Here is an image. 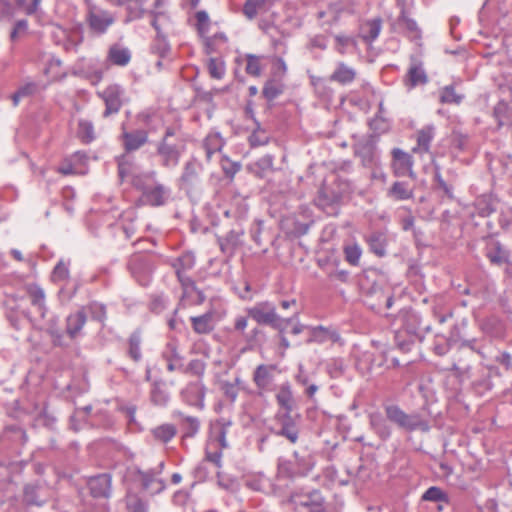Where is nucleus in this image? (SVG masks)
<instances>
[{
    "instance_id": "nucleus-28",
    "label": "nucleus",
    "mask_w": 512,
    "mask_h": 512,
    "mask_svg": "<svg viewBox=\"0 0 512 512\" xmlns=\"http://www.w3.org/2000/svg\"><path fill=\"white\" fill-rule=\"evenodd\" d=\"M192 330L198 335H208L214 331L216 327L215 311L213 309L207 312L190 317Z\"/></svg>"
},
{
    "instance_id": "nucleus-43",
    "label": "nucleus",
    "mask_w": 512,
    "mask_h": 512,
    "mask_svg": "<svg viewBox=\"0 0 512 512\" xmlns=\"http://www.w3.org/2000/svg\"><path fill=\"white\" fill-rule=\"evenodd\" d=\"M156 175L155 171L135 172L131 175L130 183L133 188L143 194L156 182Z\"/></svg>"
},
{
    "instance_id": "nucleus-20",
    "label": "nucleus",
    "mask_w": 512,
    "mask_h": 512,
    "mask_svg": "<svg viewBox=\"0 0 512 512\" xmlns=\"http://www.w3.org/2000/svg\"><path fill=\"white\" fill-rule=\"evenodd\" d=\"M277 370L276 364H259L253 372V382L258 389V394L270 392L273 390L274 372Z\"/></svg>"
},
{
    "instance_id": "nucleus-16",
    "label": "nucleus",
    "mask_w": 512,
    "mask_h": 512,
    "mask_svg": "<svg viewBox=\"0 0 512 512\" xmlns=\"http://www.w3.org/2000/svg\"><path fill=\"white\" fill-rule=\"evenodd\" d=\"M124 356L132 361L135 365H139L144 359L143 351V330L141 328L134 329L124 342Z\"/></svg>"
},
{
    "instance_id": "nucleus-62",
    "label": "nucleus",
    "mask_w": 512,
    "mask_h": 512,
    "mask_svg": "<svg viewBox=\"0 0 512 512\" xmlns=\"http://www.w3.org/2000/svg\"><path fill=\"white\" fill-rule=\"evenodd\" d=\"M126 509L128 512H148L149 505L146 500L133 493L126 496Z\"/></svg>"
},
{
    "instance_id": "nucleus-58",
    "label": "nucleus",
    "mask_w": 512,
    "mask_h": 512,
    "mask_svg": "<svg viewBox=\"0 0 512 512\" xmlns=\"http://www.w3.org/2000/svg\"><path fill=\"white\" fill-rule=\"evenodd\" d=\"M382 28V20L377 17L374 19L367 20L362 28L363 30V40L367 43H372L375 41Z\"/></svg>"
},
{
    "instance_id": "nucleus-32",
    "label": "nucleus",
    "mask_w": 512,
    "mask_h": 512,
    "mask_svg": "<svg viewBox=\"0 0 512 512\" xmlns=\"http://www.w3.org/2000/svg\"><path fill=\"white\" fill-rule=\"evenodd\" d=\"M202 170L201 163L196 158L189 159L183 167L179 178L181 187L192 188L199 180V173Z\"/></svg>"
},
{
    "instance_id": "nucleus-40",
    "label": "nucleus",
    "mask_w": 512,
    "mask_h": 512,
    "mask_svg": "<svg viewBox=\"0 0 512 512\" xmlns=\"http://www.w3.org/2000/svg\"><path fill=\"white\" fill-rule=\"evenodd\" d=\"M435 136L434 125H426L416 132L417 145L412 149L414 153H428Z\"/></svg>"
},
{
    "instance_id": "nucleus-57",
    "label": "nucleus",
    "mask_w": 512,
    "mask_h": 512,
    "mask_svg": "<svg viewBox=\"0 0 512 512\" xmlns=\"http://www.w3.org/2000/svg\"><path fill=\"white\" fill-rule=\"evenodd\" d=\"M309 80L318 97L322 99H331L333 90L328 85L327 79L315 75H309Z\"/></svg>"
},
{
    "instance_id": "nucleus-54",
    "label": "nucleus",
    "mask_w": 512,
    "mask_h": 512,
    "mask_svg": "<svg viewBox=\"0 0 512 512\" xmlns=\"http://www.w3.org/2000/svg\"><path fill=\"white\" fill-rule=\"evenodd\" d=\"M465 98L464 94L457 93L455 85H446L439 89V102L441 104L460 105Z\"/></svg>"
},
{
    "instance_id": "nucleus-48",
    "label": "nucleus",
    "mask_w": 512,
    "mask_h": 512,
    "mask_svg": "<svg viewBox=\"0 0 512 512\" xmlns=\"http://www.w3.org/2000/svg\"><path fill=\"white\" fill-rule=\"evenodd\" d=\"M273 4V0H245L242 12L249 20L254 19L258 13L266 11Z\"/></svg>"
},
{
    "instance_id": "nucleus-30",
    "label": "nucleus",
    "mask_w": 512,
    "mask_h": 512,
    "mask_svg": "<svg viewBox=\"0 0 512 512\" xmlns=\"http://www.w3.org/2000/svg\"><path fill=\"white\" fill-rule=\"evenodd\" d=\"M149 398L151 403L157 407L164 408L169 404L171 394L165 380L156 379L152 382Z\"/></svg>"
},
{
    "instance_id": "nucleus-31",
    "label": "nucleus",
    "mask_w": 512,
    "mask_h": 512,
    "mask_svg": "<svg viewBox=\"0 0 512 512\" xmlns=\"http://www.w3.org/2000/svg\"><path fill=\"white\" fill-rule=\"evenodd\" d=\"M244 234L243 229H232L225 236H217L222 253L228 256L234 255L235 251L241 246V237Z\"/></svg>"
},
{
    "instance_id": "nucleus-38",
    "label": "nucleus",
    "mask_w": 512,
    "mask_h": 512,
    "mask_svg": "<svg viewBox=\"0 0 512 512\" xmlns=\"http://www.w3.org/2000/svg\"><path fill=\"white\" fill-rule=\"evenodd\" d=\"M388 421L387 417H384L379 412H373L369 415V425L371 429L383 441L388 440L392 435V429L388 424Z\"/></svg>"
},
{
    "instance_id": "nucleus-5",
    "label": "nucleus",
    "mask_w": 512,
    "mask_h": 512,
    "mask_svg": "<svg viewBox=\"0 0 512 512\" xmlns=\"http://www.w3.org/2000/svg\"><path fill=\"white\" fill-rule=\"evenodd\" d=\"M247 316L259 326H269L282 334L288 324L298 315L296 310L293 317L283 318L277 313L276 306L270 301H260L253 306L246 307Z\"/></svg>"
},
{
    "instance_id": "nucleus-12",
    "label": "nucleus",
    "mask_w": 512,
    "mask_h": 512,
    "mask_svg": "<svg viewBox=\"0 0 512 512\" xmlns=\"http://www.w3.org/2000/svg\"><path fill=\"white\" fill-rule=\"evenodd\" d=\"M378 137L374 134L359 138L353 145V152L361 159L364 167H373L379 161L377 149Z\"/></svg>"
},
{
    "instance_id": "nucleus-64",
    "label": "nucleus",
    "mask_w": 512,
    "mask_h": 512,
    "mask_svg": "<svg viewBox=\"0 0 512 512\" xmlns=\"http://www.w3.org/2000/svg\"><path fill=\"white\" fill-rule=\"evenodd\" d=\"M86 314L89 313L91 318L100 323H104L107 318L106 306L100 302L92 301L87 306L83 307Z\"/></svg>"
},
{
    "instance_id": "nucleus-55",
    "label": "nucleus",
    "mask_w": 512,
    "mask_h": 512,
    "mask_svg": "<svg viewBox=\"0 0 512 512\" xmlns=\"http://www.w3.org/2000/svg\"><path fill=\"white\" fill-rule=\"evenodd\" d=\"M284 90L285 85L281 80L271 78L264 83L262 95L267 101L271 102L283 94Z\"/></svg>"
},
{
    "instance_id": "nucleus-47",
    "label": "nucleus",
    "mask_w": 512,
    "mask_h": 512,
    "mask_svg": "<svg viewBox=\"0 0 512 512\" xmlns=\"http://www.w3.org/2000/svg\"><path fill=\"white\" fill-rule=\"evenodd\" d=\"M225 145V140L219 132H210L203 140V148L207 160H211L214 153L220 152Z\"/></svg>"
},
{
    "instance_id": "nucleus-22",
    "label": "nucleus",
    "mask_w": 512,
    "mask_h": 512,
    "mask_svg": "<svg viewBox=\"0 0 512 512\" xmlns=\"http://www.w3.org/2000/svg\"><path fill=\"white\" fill-rule=\"evenodd\" d=\"M391 155L394 174L398 177H413V157L400 148H393Z\"/></svg>"
},
{
    "instance_id": "nucleus-49",
    "label": "nucleus",
    "mask_w": 512,
    "mask_h": 512,
    "mask_svg": "<svg viewBox=\"0 0 512 512\" xmlns=\"http://www.w3.org/2000/svg\"><path fill=\"white\" fill-rule=\"evenodd\" d=\"M167 0H154L152 8L147 9V15L151 17L150 24L153 28H158L160 20H170L168 12L165 10Z\"/></svg>"
},
{
    "instance_id": "nucleus-15",
    "label": "nucleus",
    "mask_w": 512,
    "mask_h": 512,
    "mask_svg": "<svg viewBox=\"0 0 512 512\" xmlns=\"http://www.w3.org/2000/svg\"><path fill=\"white\" fill-rule=\"evenodd\" d=\"M484 255L491 265L502 266L510 263V251L492 236L484 238Z\"/></svg>"
},
{
    "instance_id": "nucleus-46",
    "label": "nucleus",
    "mask_w": 512,
    "mask_h": 512,
    "mask_svg": "<svg viewBox=\"0 0 512 512\" xmlns=\"http://www.w3.org/2000/svg\"><path fill=\"white\" fill-rule=\"evenodd\" d=\"M387 196L395 201H404L413 198V189L408 182L396 181L387 191Z\"/></svg>"
},
{
    "instance_id": "nucleus-2",
    "label": "nucleus",
    "mask_w": 512,
    "mask_h": 512,
    "mask_svg": "<svg viewBox=\"0 0 512 512\" xmlns=\"http://www.w3.org/2000/svg\"><path fill=\"white\" fill-rule=\"evenodd\" d=\"M186 151V137L180 123L167 125L155 143V155L165 169L176 168Z\"/></svg>"
},
{
    "instance_id": "nucleus-8",
    "label": "nucleus",
    "mask_w": 512,
    "mask_h": 512,
    "mask_svg": "<svg viewBox=\"0 0 512 512\" xmlns=\"http://www.w3.org/2000/svg\"><path fill=\"white\" fill-rule=\"evenodd\" d=\"M313 224V212L306 205L299 206L297 211L284 217L281 221V227L284 232L294 238L306 235Z\"/></svg>"
},
{
    "instance_id": "nucleus-37",
    "label": "nucleus",
    "mask_w": 512,
    "mask_h": 512,
    "mask_svg": "<svg viewBox=\"0 0 512 512\" xmlns=\"http://www.w3.org/2000/svg\"><path fill=\"white\" fill-rule=\"evenodd\" d=\"M356 70L347 65L345 62H338L329 80L339 83L340 85H349L356 79Z\"/></svg>"
},
{
    "instance_id": "nucleus-11",
    "label": "nucleus",
    "mask_w": 512,
    "mask_h": 512,
    "mask_svg": "<svg viewBox=\"0 0 512 512\" xmlns=\"http://www.w3.org/2000/svg\"><path fill=\"white\" fill-rule=\"evenodd\" d=\"M128 473L132 481L137 483L140 489L150 496L158 495L166 489V482L162 478L157 477L154 471L134 467Z\"/></svg>"
},
{
    "instance_id": "nucleus-4",
    "label": "nucleus",
    "mask_w": 512,
    "mask_h": 512,
    "mask_svg": "<svg viewBox=\"0 0 512 512\" xmlns=\"http://www.w3.org/2000/svg\"><path fill=\"white\" fill-rule=\"evenodd\" d=\"M316 465L315 456L308 451L294 450L291 458L277 459V477L294 480L308 476Z\"/></svg>"
},
{
    "instance_id": "nucleus-25",
    "label": "nucleus",
    "mask_w": 512,
    "mask_h": 512,
    "mask_svg": "<svg viewBox=\"0 0 512 512\" xmlns=\"http://www.w3.org/2000/svg\"><path fill=\"white\" fill-rule=\"evenodd\" d=\"M231 425V420L226 418H220L211 424L208 444L220 449L228 448L226 436Z\"/></svg>"
},
{
    "instance_id": "nucleus-41",
    "label": "nucleus",
    "mask_w": 512,
    "mask_h": 512,
    "mask_svg": "<svg viewBox=\"0 0 512 512\" xmlns=\"http://www.w3.org/2000/svg\"><path fill=\"white\" fill-rule=\"evenodd\" d=\"M41 485L39 482L27 483L23 487V502L26 506L42 507L46 500L40 497Z\"/></svg>"
},
{
    "instance_id": "nucleus-59",
    "label": "nucleus",
    "mask_w": 512,
    "mask_h": 512,
    "mask_svg": "<svg viewBox=\"0 0 512 512\" xmlns=\"http://www.w3.org/2000/svg\"><path fill=\"white\" fill-rule=\"evenodd\" d=\"M77 137L84 144L93 142L96 138L93 123L89 120L80 119L78 122Z\"/></svg>"
},
{
    "instance_id": "nucleus-27",
    "label": "nucleus",
    "mask_w": 512,
    "mask_h": 512,
    "mask_svg": "<svg viewBox=\"0 0 512 512\" xmlns=\"http://www.w3.org/2000/svg\"><path fill=\"white\" fill-rule=\"evenodd\" d=\"M340 200V195L334 191L321 189L319 190L316 204L327 215L336 216L339 213Z\"/></svg>"
},
{
    "instance_id": "nucleus-34",
    "label": "nucleus",
    "mask_w": 512,
    "mask_h": 512,
    "mask_svg": "<svg viewBox=\"0 0 512 512\" xmlns=\"http://www.w3.org/2000/svg\"><path fill=\"white\" fill-rule=\"evenodd\" d=\"M87 321V314L84 308L71 313L66 318L65 332L70 339H75L80 335L82 328Z\"/></svg>"
},
{
    "instance_id": "nucleus-50",
    "label": "nucleus",
    "mask_w": 512,
    "mask_h": 512,
    "mask_svg": "<svg viewBox=\"0 0 512 512\" xmlns=\"http://www.w3.org/2000/svg\"><path fill=\"white\" fill-rule=\"evenodd\" d=\"M151 435L154 440L166 444L177 434V428L174 424L164 423L151 429Z\"/></svg>"
},
{
    "instance_id": "nucleus-7",
    "label": "nucleus",
    "mask_w": 512,
    "mask_h": 512,
    "mask_svg": "<svg viewBox=\"0 0 512 512\" xmlns=\"http://www.w3.org/2000/svg\"><path fill=\"white\" fill-rule=\"evenodd\" d=\"M271 434L282 437L290 444L298 443L301 435V416L299 414L276 413L272 424L268 426Z\"/></svg>"
},
{
    "instance_id": "nucleus-42",
    "label": "nucleus",
    "mask_w": 512,
    "mask_h": 512,
    "mask_svg": "<svg viewBox=\"0 0 512 512\" xmlns=\"http://www.w3.org/2000/svg\"><path fill=\"white\" fill-rule=\"evenodd\" d=\"M154 30L156 31V35L151 42L150 51L159 58H165L171 51L170 43L160 25H158V28H154Z\"/></svg>"
},
{
    "instance_id": "nucleus-23",
    "label": "nucleus",
    "mask_w": 512,
    "mask_h": 512,
    "mask_svg": "<svg viewBox=\"0 0 512 512\" xmlns=\"http://www.w3.org/2000/svg\"><path fill=\"white\" fill-rule=\"evenodd\" d=\"M395 26L400 33L410 40L417 41L422 38V31L416 20L409 16L408 9H400V14L396 19Z\"/></svg>"
},
{
    "instance_id": "nucleus-21",
    "label": "nucleus",
    "mask_w": 512,
    "mask_h": 512,
    "mask_svg": "<svg viewBox=\"0 0 512 512\" xmlns=\"http://www.w3.org/2000/svg\"><path fill=\"white\" fill-rule=\"evenodd\" d=\"M182 400L193 407H196L199 410H203L205 408V395H206V387L201 380H197L194 382H189L185 388L181 391Z\"/></svg>"
},
{
    "instance_id": "nucleus-1",
    "label": "nucleus",
    "mask_w": 512,
    "mask_h": 512,
    "mask_svg": "<svg viewBox=\"0 0 512 512\" xmlns=\"http://www.w3.org/2000/svg\"><path fill=\"white\" fill-rule=\"evenodd\" d=\"M392 326L395 344L403 352L410 351L416 342H422L431 331V326L424 325L421 315L411 307L399 310L393 318Z\"/></svg>"
},
{
    "instance_id": "nucleus-14",
    "label": "nucleus",
    "mask_w": 512,
    "mask_h": 512,
    "mask_svg": "<svg viewBox=\"0 0 512 512\" xmlns=\"http://www.w3.org/2000/svg\"><path fill=\"white\" fill-rule=\"evenodd\" d=\"M114 21L115 19L110 12L96 7L89 8L86 14L88 27L95 35L106 33Z\"/></svg>"
},
{
    "instance_id": "nucleus-9",
    "label": "nucleus",
    "mask_w": 512,
    "mask_h": 512,
    "mask_svg": "<svg viewBox=\"0 0 512 512\" xmlns=\"http://www.w3.org/2000/svg\"><path fill=\"white\" fill-rule=\"evenodd\" d=\"M357 11L354 0H340L329 4L324 10L317 12L319 26L328 31L333 25L338 24L343 17L352 16Z\"/></svg>"
},
{
    "instance_id": "nucleus-56",
    "label": "nucleus",
    "mask_w": 512,
    "mask_h": 512,
    "mask_svg": "<svg viewBox=\"0 0 512 512\" xmlns=\"http://www.w3.org/2000/svg\"><path fill=\"white\" fill-rule=\"evenodd\" d=\"M467 328L468 319L462 318L461 320L457 321L451 328L449 336L447 337L449 342L453 345H457L464 341L469 336Z\"/></svg>"
},
{
    "instance_id": "nucleus-6",
    "label": "nucleus",
    "mask_w": 512,
    "mask_h": 512,
    "mask_svg": "<svg viewBox=\"0 0 512 512\" xmlns=\"http://www.w3.org/2000/svg\"><path fill=\"white\" fill-rule=\"evenodd\" d=\"M454 375L460 380V382L469 381L471 390L477 396H483L493 387L490 371L483 367H471L467 366L462 368L457 364H453L451 367Z\"/></svg>"
},
{
    "instance_id": "nucleus-53",
    "label": "nucleus",
    "mask_w": 512,
    "mask_h": 512,
    "mask_svg": "<svg viewBox=\"0 0 512 512\" xmlns=\"http://www.w3.org/2000/svg\"><path fill=\"white\" fill-rule=\"evenodd\" d=\"M195 263L196 258L194 253L185 251L172 261L171 266L174 268L175 273H178V271L186 273L194 268Z\"/></svg>"
},
{
    "instance_id": "nucleus-44",
    "label": "nucleus",
    "mask_w": 512,
    "mask_h": 512,
    "mask_svg": "<svg viewBox=\"0 0 512 512\" xmlns=\"http://www.w3.org/2000/svg\"><path fill=\"white\" fill-rule=\"evenodd\" d=\"M276 401L283 411H278L277 413H288L292 414L294 409V398L291 390V385L289 382L283 383L278 393L276 394Z\"/></svg>"
},
{
    "instance_id": "nucleus-52",
    "label": "nucleus",
    "mask_w": 512,
    "mask_h": 512,
    "mask_svg": "<svg viewBox=\"0 0 512 512\" xmlns=\"http://www.w3.org/2000/svg\"><path fill=\"white\" fill-rule=\"evenodd\" d=\"M498 128L512 123V108L505 100H500L493 109Z\"/></svg>"
},
{
    "instance_id": "nucleus-33",
    "label": "nucleus",
    "mask_w": 512,
    "mask_h": 512,
    "mask_svg": "<svg viewBox=\"0 0 512 512\" xmlns=\"http://www.w3.org/2000/svg\"><path fill=\"white\" fill-rule=\"evenodd\" d=\"M311 336L307 343L316 342L322 344L326 341L337 343L341 341L339 332L332 327H324L322 325L310 327Z\"/></svg>"
},
{
    "instance_id": "nucleus-35",
    "label": "nucleus",
    "mask_w": 512,
    "mask_h": 512,
    "mask_svg": "<svg viewBox=\"0 0 512 512\" xmlns=\"http://www.w3.org/2000/svg\"><path fill=\"white\" fill-rule=\"evenodd\" d=\"M173 416L180 419L182 438H194L198 434L201 426L199 418L185 415L181 411H175Z\"/></svg>"
},
{
    "instance_id": "nucleus-13",
    "label": "nucleus",
    "mask_w": 512,
    "mask_h": 512,
    "mask_svg": "<svg viewBox=\"0 0 512 512\" xmlns=\"http://www.w3.org/2000/svg\"><path fill=\"white\" fill-rule=\"evenodd\" d=\"M124 92V88L119 84H111L104 90L97 92L98 97H100L105 104V109L102 113L103 118H108L120 111L123 105L122 97L124 96Z\"/></svg>"
},
{
    "instance_id": "nucleus-61",
    "label": "nucleus",
    "mask_w": 512,
    "mask_h": 512,
    "mask_svg": "<svg viewBox=\"0 0 512 512\" xmlns=\"http://www.w3.org/2000/svg\"><path fill=\"white\" fill-rule=\"evenodd\" d=\"M28 294L31 299V304L36 307L41 315V317L45 316L46 306H45V293L42 288L37 285L31 286L28 289Z\"/></svg>"
},
{
    "instance_id": "nucleus-3",
    "label": "nucleus",
    "mask_w": 512,
    "mask_h": 512,
    "mask_svg": "<svg viewBox=\"0 0 512 512\" xmlns=\"http://www.w3.org/2000/svg\"><path fill=\"white\" fill-rule=\"evenodd\" d=\"M383 409L387 419L401 430L409 433H428L431 429L430 419L424 413L425 409L406 413L398 404L393 403L384 404Z\"/></svg>"
},
{
    "instance_id": "nucleus-39",
    "label": "nucleus",
    "mask_w": 512,
    "mask_h": 512,
    "mask_svg": "<svg viewBox=\"0 0 512 512\" xmlns=\"http://www.w3.org/2000/svg\"><path fill=\"white\" fill-rule=\"evenodd\" d=\"M162 357L167 362L169 372L183 370V357L178 352L176 343L168 342L162 352Z\"/></svg>"
},
{
    "instance_id": "nucleus-24",
    "label": "nucleus",
    "mask_w": 512,
    "mask_h": 512,
    "mask_svg": "<svg viewBox=\"0 0 512 512\" xmlns=\"http://www.w3.org/2000/svg\"><path fill=\"white\" fill-rule=\"evenodd\" d=\"M175 274L182 289L181 301L185 300V298H192V292H196V298L191 300V305H202L206 300V296L204 292L196 286L195 281L186 273L178 271V273Z\"/></svg>"
},
{
    "instance_id": "nucleus-19",
    "label": "nucleus",
    "mask_w": 512,
    "mask_h": 512,
    "mask_svg": "<svg viewBox=\"0 0 512 512\" xmlns=\"http://www.w3.org/2000/svg\"><path fill=\"white\" fill-rule=\"evenodd\" d=\"M90 495L95 499H108L112 494V476L101 473L91 476L87 480Z\"/></svg>"
},
{
    "instance_id": "nucleus-26",
    "label": "nucleus",
    "mask_w": 512,
    "mask_h": 512,
    "mask_svg": "<svg viewBox=\"0 0 512 512\" xmlns=\"http://www.w3.org/2000/svg\"><path fill=\"white\" fill-rule=\"evenodd\" d=\"M121 139L125 152L131 153L143 147L148 142L149 135L145 129L124 130L121 134Z\"/></svg>"
},
{
    "instance_id": "nucleus-36",
    "label": "nucleus",
    "mask_w": 512,
    "mask_h": 512,
    "mask_svg": "<svg viewBox=\"0 0 512 512\" xmlns=\"http://www.w3.org/2000/svg\"><path fill=\"white\" fill-rule=\"evenodd\" d=\"M428 82V76L421 63L414 62L410 65L404 78L405 86L410 90L418 85H425Z\"/></svg>"
},
{
    "instance_id": "nucleus-10",
    "label": "nucleus",
    "mask_w": 512,
    "mask_h": 512,
    "mask_svg": "<svg viewBox=\"0 0 512 512\" xmlns=\"http://www.w3.org/2000/svg\"><path fill=\"white\" fill-rule=\"evenodd\" d=\"M126 266L131 276L141 286H147L150 283L155 268L150 255L134 253L128 258Z\"/></svg>"
},
{
    "instance_id": "nucleus-45",
    "label": "nucleus",
    "mask_w": 512,
    "mask_h": 512,
    "mask_svg": "<svg viewBox=\"0 0 512 512\" xmlns=\"http://www.w3.org/2000/svg\"><path fill=\"white\" fill-rule=\"evenodd\" d=\"M131 52L128 48L118 44L112 45L107 54V60L116 66L125 67L131 61Z\"/></svg>"
},
{
    "instance_id": "nucleus-18",
    "label": "nucleus",
    "mask_w": 512,
    "mask_h": 512,
    "mask_svg": "<svg viewBox=\"0 0 512 512\" xmlns=\"http://www.w3.org/2000/svg\"><path fill=\"white\" fill-rule=\"evenodd\" d=\"M291 501L297 506L307 508L309 512H328L325 498L317 489H314L305 495L293 493L291 494Z\"/></svg>"
},
{
    "instance_id": "nucleus-60",
    "label": "nucleus",
    "mask_w": 512,
    "mask_h": 512,
    "mask_svg": "<svg viewBox=\"0 0 512 512\" xmlns=\"http://www.w3.org/2000/svg\"><path fill=\"white\" fill-rule=\"evenodd\" d=\"M135 218L136 213L133 210L125 211L120 216L121 230L127 240L131 239L136 233V226L134 225Z\"/></svg>"
},
{
    "instance_id": "nucleus-63",
    "label": "nucleus",
    "mask_w": 512,
    "mask_h": 512,
    "mask_svg": "<svg viewBox=\"0 0 512 512\" xmlns=\"http://www.w3.org/2000/svg\"><path fill=\"white\" fill-rule=\"evenodd\" d=\"M254 124L255 128L253 129V132L248 138L250 146L258 147L266 145L270 140L268 132L261 127L259 122H256Z\"/></svg>"
},
{
    "instance_id": "nucleus-51",
    "label": "nucleus",
    "mask_w": 512,
    "mask_h": 512,
    "mask_svg": "<svg viewBox=\"0 0 512 512\" xmlns=\"http://www.w3.org/2000/svg\"><path fill=\"white\" fill-rule=\"evenodd\" d=\"M249 349L261 348L267 342V335L264 329L257 324L243 336Z\"/></svg>"
},
{
    "instance_id": "nucleus-17",
    "label": "nucleus",
    "mask_w": 512,
    "mask_h": 512,
    "mask_svg": "<svg viewBox=\"0 0 512 512\" xmlns=\"http://www.w3.org/2000/svg\"><path fill=\"white\" fill-rule=\"evenodd\" d=\"M170 195V188L156 180L147 191L141 194L138 202L142 205L160 207L168 202Z\"/></svg>"
},
{
    "instance_id": "nucleus-29",
    "label": "nucleus",
    "mask_w": 512,
    "mask_h": 512,
    "mask_svg": "<svg viewBox=\"0 0 512 512\" xmlns=\"http://www.w3.org/2000/svg\"><path fill=\"white\" fill-rule=\"evenodd\" d=\"M369 251L377 257H385L387 254L388 237L382 230H375L364 236Z\"/></svg>"
}]
</instances>
